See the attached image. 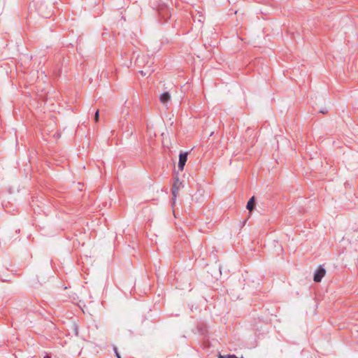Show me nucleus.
Listing matches in <instances>:
<instances>
[{
	"instance_id": "1",
	"label": "nucleus",
	"mask_w": 358,
	"mask_h": 358,
	"mask_svg": "<svg viewBox=\"0 0 358 358\" xmlns=\"http://www.w3.org/2000/svg\"><path fill=\"white\" fill-rule=\"evenodd\" d=\"M325 273H326L325 269L323 267L320 266L314 275L313 280L315 282H321L322 278L325 275Z\"/></svg>"
},
{
	"instance_id": "11",
	"label": "nucleus",
	"mask_w": 358,
	"mask_h": 358,
	"mask_svg": "<svg viewBox=\"0 0 358 358\" xmlns=\"http://www.w3.org/2000/svg\"><path fill=\"white\" fill-rule=\"evenodd\" d=\"M43 358H51L48 355H46Z\"/></svg>"
},
{
	"instance_id": "9",
	"label": "nucleus",
	"mask_w": 358,
	"mask_h": 358,
	"mask_svg": "<svg viewBox=\"0 0 358 358\" xmlns=\"http://www.w3.org/2000/svg\"><path fill=\"white\" fill-rule=\"evenodd\" d=\"M114 351H115V352L116 357H117V358H121V357H120V354H119V353H118V352H117V348H116V347H114Z\"/></svg>"
},
{
	"instance_id": "8",
	"label": "nucleus",
	"mask_w": 358,
	"mask_h": 358,
	"mask_svg": "<svg viewBox=\"0 0 358 358\" xmlns=\"http://www.w3.org/2000/svg\"><path fill=\"white\" fill-rule=\"evenodd\" d=\"M99 110H97L94 115V120L96 122H97L99 121Z\"/></svg>"
},
{
	"instance_id": "10",
	"label": "nucleus",
	"mask_w": 358,
	"mask_h": 358,
	"mask_svg": "<svg viewBox=\"0 0 358 358\" xmlns=\"http://www.w3.org/2000/svg\"><path fill=\"white\" fill-rule=\"evenodd\" d=\"M139 73L142 75V76H146V73L144 72L143 71H140Z\"/></svg>"
},
{
	"instance_id": "4",
	"label": "nucleus",
	"mask_w": 358,
	"mask_h": 358,
	"mask_svg": "<svg viewBox=\"0 0 358 358\" xmlns=\"http://www.w3.org/2000/svg\"><path fill=\"white\" fill-rule=\"evenodd\" d=\"M44 5L41 3L39 6H38L37 7V10L38 12V13L43 17H45V18H48L51 15V10H49L48 12H45L44 11Z\"/></svg>"
},
{
	"instance_id": "12",
	"label": "nucleus",
	"mask_w": 358,
	"mask_h": 358,
	"mask_svg": "<svg viewBox=\"0 0 358 358\" xmlns=\"http://www.w3.org/2000/svg\"><path fill=\"white\" fill-rule=\"evenodd\" d=\"M320 113H324H324H327V111L321 110V111H320Z\"/></svg>"
},
{
	"instance_id": "7",
	"label": "nucleus",
	"mask_w": 358,
	"mask_h": 358,
	"mask_svg": "<svg viewBox=\"0 0 358 358\" xmlns=\"http://www.w3.org/2000/svg\"><path fill=\"white\" fill-rule=\"evenodd\" d=\"M218 358H238L235 355H220Z\"/></svg>"
},
{
	"instance_id": "2",
	"label": "nucleus",
	"mask_w": 358,
	"mask_h": 358,
	"mask_svg": "<svg viewBox=\"0 0 358 358\" xmlns=\"http://www.w3.org/2000/svg\"><path fill=\"white\" fill-rule=\"evenodd\" d=\"M180 185H181V182L179 181L178 178H177L172 186L171 193L173 195V202H175V200L176 199V197L178 196V192L180 189Z\"/></svg>"
},
{
	"instance_id": "5",
	"label": "nucleus",
	"mask_w": 358,
	"mask_h": 358,
	"mask_svg": "<svg viewBox=\"0 0 358 358\" xmlns=\"http://www.w3.org/2000/svg\"><path fill=\"white\" fill-rule=\"evenodd\" d=\"M171 99V96L169 92H166L161 94L159 100L162 103H166Z\"/></svg>"
},
{
	"instance_id": "3",
	"label": "nucleus",
	"mask_w": 358,
	"mask_h": 358,
	"mask_svg": "<svg viewBox=\"0 0 358 358\" xmlns=\"http://www.w3.org/2000/svg\"><path fill=\"white\" fill-rule=\"evenodd\" d=\"M187 160V152L180 153L179 155L178 169L182 171Z\"/></svg>"
},
{
	"instance_id": "6",
	"label": "nucleus",
	"mask_w": 358,
	"mask_h": 358,
	"mask_svg": "<svg viewBox=\"0 0 358 358\" xmlns=\"http://www.w3.org/2000/svg\"><path fill=\"white\" fill-rule=\"evenodd\" d=\"M255 196H252L250 199V200L248 201L246 208L249 211H252L255 208Z\"/></svg>"
}]
</instances>
